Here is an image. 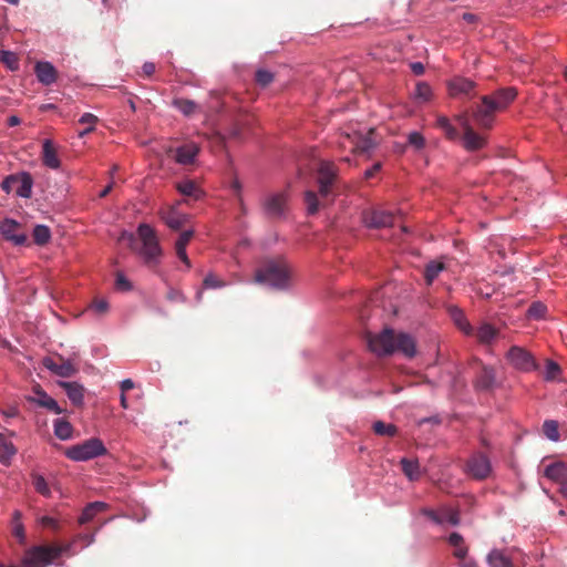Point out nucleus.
<instances>
[{"mask_svg": "<svg viewBox=\"0 0 567 567\" xmlns=\"http://www.w3.org/2000/svg\"><path fill=\"white\" fill-rule=\"evenodd\" d=\"M515 87H504L493 94L483 95L481 102L471 107L472 116L478 127L491 130L497 112L505 110L516 97Z\"/></svg>", "mask_w": 567, "mask_h": 567, "instance_id": "nucleus-1", "label": "nucleus"}, {"mask_svg": "<svg viewBox=\"0 0 567 567\" xmlns=\"http://www.w3.org/2000/svg\"><path fill=\"white\" fill-rule=\"evenodd\" d=\"M368 347L371 352L379 357L401 352L408 358L416 353L414 339L406 333H395L393 329L385 328L382 332L367 334Z\"/></svg>", "mask_w": 567, "mask_h": 567, "instance_id": "nucleus-2", "label": "nucleus"}, {"mask_svg": "<svg viewBox=\"0 0 567 567\" xmlns=\"http://www.w3.org/2000/svg\"><path fill=\"white\" fill-rule=\"evenodd\" d=\"M291 267L282 257L268 259L255 272V282L276 289H286L290 285Z\"/></svg>", "mask_w": 567, "mask_h": 567, "instance_id": "nucleus-3", "label": "nucleus"}, {"mask_svg": "<svg viewBox=\"0 0 567 567\" xmlns=\"http://www.w3.org/2000/svg\"><path fill=\"white\" fill-rule=\"evenodd\" d=\"M71 545H39L25 550L21 567H47L62 554L69 551Z\"/></svg>", "mask_w": 567, "mask_h": 567, "instance_id": "nucleus-4", "label": "nucleus"}, {"mask_svg": "<svg viewBox=\"0 0 567 567\" xmlns=\"http://www.w3.org/2000/svg\"><path fill=\"white\" fill-rule=\"evenodd\" d=\"M137 236L142 243L137 250L138 255L150 268L156 267L159 264L162 248L154 228L148 224H141L137 228Z\"/></svg>", "mask_w": 567, "mask_h": 567, "instance_id": "nucleus-5", "label": "nucleus"}, {"mask_svg": "<svg viewBox=\"0 0 567 567\" xmlns=\"http://www.w3.org/2000/svg\"><path fill=\"white\" fill-rule=\"evenodd\" d=\"M374 134V128H369L365 134L357 130L343 132L339 138V146L354 154H368L378 144Z\"/></svg>", "mask_w": 567, "mask_h": 567, "instance_id": "nucleus-6", "label": "nucleus"}, {"mask_svg": "<svg viewBox=\"0 0 567 567\" xmlns=\"http://www.w3.org/2000/svg\"><path fill=\"white\" fill-rule=\"evenodd\" d=\"M106 447L100 439H90L76 445H72L65 450V456L75 462H84L94 457L105 455Z\"/></svg>", "mask_w": 567, "mask_h": 567, "instance_id": "nucleus-7", "label": "nucleus"}, {"mask_svg": "<svg viewBox=\"0 0 567 567\" xmlns=\"http://www.w3.org/2000/svg\"><path fill=\"white\" fill-rule=\"evenodd\" d=\"M455 120L463 130V146L466 151H478L486 145V138L478 134L470 124L467 111L458 114Z\"/></svg>", "mask_w": 567, "mask_h": 567, "instance_id": "nucleus-8", "label": "nucleus"}, {"mask_svg": "<svg viewBox=\"0 0 567 567\" xmlns=\"http://www.w3.org/2000/svg\"><path fill=\"white\" fill-rule=\"evenodd\" d=\"M336 178L337 174L334 165L330 162H321L318 168L317 182L319 186V196L322 200H326L333 195Z\"/></svg>", "mask_w": 567, "mask_h": 567, "instance_id": "nucleus-9", "label": "nucleus"}, {"mask_svg": "<svg viewBox=\"0 0 567 567\" xmlns=\"http://www.w3.org/2000/svg\"><path fill=\"white\" fill-rule=\"evenodd\" d=\"M394 215L380 209H367L362 213V221L369 228H385L394 225Z\"/></svg>", "mask_w": 567, "mask_h": 567, "instance_id": "nucleus-10", "label": "nucleus"}, {"mask_svg": "<svg viewBox=\"0 0 567 567\" xmlns=\"http://www.w3.org/2000/svg\"><path fill=\"white\" fill-rule=\"evenodd\" d=\"M467 473L476 480L486 478L492 471L488 457L483 453H475L466 462Z\"/></svg>", "mask_w": 567, "mask_h": 567, "instance_id": "nucleus-11", "label": "nucleus"}, {"mask_svg": "<svg viewBox=\"0 0 567 567\" xmlns=\"http://www.w3.org/2000/svg\"><path fill=\"white\" fill-rule=\"evenodd\" d=\"M43 365L55 375L62 378H70L78 372L76 367L70 361L62 357L56 359L47 357L43 359Z\"/></svg>", "mask_w": 567, "mask_h": 567, "instance_id": "nucleus-12", "label": "nucleus"}, {"mask_svg": "<svg viewBox=\"0 0 567 567\" xmlns=\"http://www.w3.org/2000/svg\"><path fill=\"white\" fill-rule=\"evenodd\" d=\"M507 359L513 367L523 371H530L535 368V360L529 352L519 347H512L507 352Z\"/></svg>", "mask_w": 567, "mask_h": 567, "instance_id": "nucleus-13", "label": "nucleus"}, {"mask_svg": "<svg viewBox=\"0 0 567 567\" xmlns=\"http://www.w3.org/2000/svg\"><path fill=\"white\" fill-rule=\"evenodd\" d=\"M476 83L466 78H454L449 82V91L452 97L472 99L476 95Z\"/></svg>", "mask_w": 567, "mask_h": 567, "instance_id": "nucleus-14", "label": "nucleus"}, {"mask_svg": "<svg viewBox=\"0 0 567 567\" xmlns=\"http://www.w3.org/2000/svg\"><path fill=\"white\" fill-rule=\"evenodd\" d=\"M20 228L21 225L11 218H6L0 223V234L17 246L24 245L28 239L27 235L20 231Z\"/></svg>", "mask_w": 567, "mask_h": 567, "instance_id": "nucleus-15", "label": "nucleus"}, {"mask_svg": "<svg viewBox=\"0 0 567 567\" xmlns=\"http://www.w3.org/2000/svg\"><path fill=\"white\" fill-rule=\"evenodd\" d=\"M473 384L477 391H492L497 384L495 369L491 365L482 364Z\"/></svg>", "mask_w": 567, "mask_h": 567, "instance_id": "nucleus-16", "label": "nucleus"}, {"mask_svg": "<svg viewBox=\"0 0 567 567\" xmlns=\"http://www.w3.org/2000/svg\"><path fill=\"white\" fill-rule=\"evenodd\" d=\"M424 515H426L430 519H432L436 524L449 523L453 526L460 524V513L457 509H453L451 507H441L437 512L433 509H423Z\"/></svg>", "mask_w": 567, "mask_h": 567, "instance_id": "nucleus-17", "label": "nucleus"}, {"mask_svg": "<svg viewBox=\"0 0 567 567\" xmlns=\"http://www.w3.org/2000/svg\"><path fill=\"white\" fill-rule=\"evenodd\" d=\"M32 396H28L29 402L35 403L37 405L44 408L55 414H61L63 410L59 406L58 402L51 398L40 385L34 386Z\"/></svg>", "mask_w": 567, "mask_h": 567, "instance_id": "nucleus-18", "label": "nucleus"}, {"mask_svg": "<svg viewBox=\"0 0 567 567\" xmlns=\"http://www.w3.org/2000/svg\"><path fill=\"white\" fill-rule=\"evenodd\" d=\"M286 197L284 194H272L265 198L264 209L268 217L279 218L284 215Z\"/></svg>", "mask_w": 567, "mask_h": 567, "instance_id": "nucleus-19", "label": "nucleus"}, {"mask_svg": "<svg viewBox=\"0 0 567 567\" xmlns=\"http://www.w3.org/2000/svg\"><path fill=\"white\" fill-rule=\"evenodd\" d=\"M449 543L454 547L453 555L461 560L460 567H474L472 560H465L467 555V546L464 544V538L458 533H452L449 537Z\"/></svg>", "mask_w": 567, "mask_h": 567, "instance_id": "nucleus-20", "label": "nucleus"}, {"mask_svg": "<svg viewBox=\"0 0 567 567\" xmlns=\"http://www.w3.org/2000/svg\"><path fill=\"white\" fill-rule=\"evenodd\" d=\"M173 152L174 158L178 164L188 165L194 163L195 157L199 152V147L196 143L189 142L178 146Z\"/></svg>", "mask_w": 567, "mask_h": 567, "instance_id": "nucleus-21", "label": "nucleus"}, {"mask_svg": "<svg viewBox=\"0 0 567 567\" xmlns=\"http://www.w3.org/2000/svg\"><path fill=\"white\" fill-rule=\"evenodd\" d=\"M34 72L39 82L43 85H51L58 79V71L50 62H37Z\"/></svg>", "mask_w": 567, "mask_h": 567, "instance_id": "nucleus-22", "label": "nucleus"}, {"mask_svg": "<svg viewBox=\"0 0 567 567\" xmlns=\"http://www.w3.org/2000/svg\"><path fill=\"white\" fill-rule=\"evenodd\" d=\"M41 158L43 165L51 169H58L61 166V161L58 156L56 148L51 140L43 141Z\"/></svg>", "mask_w": 567, "mask_h": 567, "instance_id": "nucleus-23", "label": "nucleus"}, {"mask_svg": "<svg viewBox=\"0 0 567 567\" xmlns=\"http://www.w3.org/2000/svg\"><path fill=\"white\" fill-rule=\"evenodd\" d=\"M163 221L173 230H179L187 221V216L175 207H169L161 213Z\"/></svg>", "mask_w": 567, "mask_h": 567, "instance_id": "nucleus-24", "label": "nucleus"}, {"mask_svg": "<svg viewBox=\"0 0 567 567\" xmlns=\"http://www.w3.org/2000/svg\"><path fill=\"white\" fill-rule=\"evenodd\" d=\"M59 385L65 391L68 398L74 405H82L85 389L78 382H59Z\"/></svg>", "mask_w": 567, "mask_h": 567, "instance_id": "nucleus-25", "label": "nucleus"}, {"mask_svg": "<svg viewBox=\"0 0 567 567\" xmlns=\"http://www.w3.org/2000/svg\"><path fill=\"white\" fill-rule=\"evenodd\" d=\"M449 315L455 326L466 336L473 334L474 330L471 323L467 321L463 310L456 306H450L447 308Z\"/></svg>", "mask_w": 567, "mask_h": 567, "instance_id": "nucleus-26", "label": "nucleus"}, {"mask_svg": "<svg viewBox=\"0 0 567 567\" xmlns=\"http://www.w3.org/2000/svg\"><path fill=\"white\" fill-rule=\"evenodd\" d=\"M17 181L16 194L22 198H30L32 195L33 178L30 173L22 172L16 174Z\"/></svg>", "mask_w": 567, "mask_h": 567, "instance_id": "nucleus-27", "label": "nucleus"}, {"mask_svg": "<svg viewBox=\"0 0 567 567\" xmlns=\"http://www.w3.org/2000/svg\"><path fill=\"white\" fill-rule=\"evenodd\" d=\"M17 454V449L11 440L3 433H0V463L9 465L11 458Z\"/></svg>", "mask_w": 567, "mask_h": 567, "instance_id": "nucleus-28", "label": "nucleus"}, {"mask_svg": "<svg viewBox=\"0 0 567 567\" xmlns=\"http://www.w3.org/2000/svg\"><path fill=\"white\" fill-rule=\"evenodd\" d=\"M251 122L252 117L249 115H246L235 121L229 128L230 137L236 140H243L246 136L247 132L249 131Z\"/></svg>", "mask_w": 567, "mask_h": 567, "instance_id": "nucleus-29", "label": "nucleus"}, {"mask_svg": "<svg viewBox=\"0 0 567 567\" xmlns=\"http://www.w3.org/2000/svg\"><path fill=\"white\" fill-rule=\"evenodd\" d=\"M106 508L107 504L103 502H93L87 504L79 517V523L86 524L91 522L99 513L105 511Z\"/></svg>", "mask_w": 567, "mask_h": 567, "instance_id": "nucleus-30", "label": "nucleus"}, {"mask_svg": "<svg viewBox=\"0 0 567 567\" xmlns=\"http://www.w3.org/2000/svg\"><path fill=\"white\" fill-rule=\"evenodd\" d=\"M545 476L556 483L560 482L561 480H565L567 476V466L561 463H553L545 468Z\"/></svg>", "mask_w": 567, "mask_h": 567, "instance_id": "nucleus-31", "label": "nucleus"}, {"mask_svg": "<svg viewBox=\"0 0 567 567\" xmlns=\"http://www.w3.org/2000/svg\"><path fill=\"white\" fill-rule=\"evenodd\" d=\"M497 334L498 330L487 322L482 323L476 331V338L483 344H489Z\"/></svg>", "mask_w": 567, "mask_h": 567, "instance_id": "nucleus-32", "label": "nucleus"}, {"mask_svg": "<svg viewBox=\"0 0 567 567\" xmlns=\"http://www.w3.org/2000/svg\"><path fill=\"white\" fill-rule=\"evenodd\" d=\"M110 309L109 302L103 298L93 299L85 309V312L91 313L95 318L104 317Z\"/></svg>", "mask_w": 567, "mask_h": 567, "instance_id": "nucleus-33", "label": "nucleus"}, {"mask_svg": "<svg viewBox=\"0 0 567 567\" xmlns=\"http://www.w3.org/2000/svg\"><path fill=\"white\" fill-rule=\"evenodd\" d=\"M172 105L177 109L185 116L193 115L197 110L198 105L193 100L176 97L173 100Z\"/></svg>", "mask_w": 567, "mask_h": 567, "instance_id": "nucleus-34", "label": "nucleus"}, {"mask_svg": "<svg viewBox=\"0 0 567 567\" xmlns=\"http://www.w3.org/2000/svg\"><path fill=\"white\" fill-rule=\"evenodd\" d=\"M53 425H54V434L60 440L65 441V440H69L72 437L73 426L65 419H56L54 421Z\"/></svg>", "mask_w": 567, "mask_h": 567, "instance_id": "nucleus-35", "label": "nucleus"}, {"mask_svg": "<svg viewBox=\"0 0 567 567\" xmlns=\"http://www.w3.org/2000/svg\"><path fill=\"white\" fill-rule=\"evenodd\" d=\"M489 567H513L511 559L504 551L494 549L487 557Z\"/></svg>", "mask_w": 567, "mask_h": 567, "instance_id": "nucleus-36", "label": "nucleus"}, {"mask_svg": "<svg viewBox=\"0 0 567 567\" xmlns=\"http://www.w3.org/2000/svg\"><path fill=\"white\" fill-rule=\"evenodd\" d=\"M401 467L410 481H415L420 477V464L416 460L402 458Z\"/></svg>", "mask_w": 567, "mask_h": 567, "instance_id": "nucleus-37", "label": "nucleus"}, {"mask_svg": "<svg viewBox=\"0 0 567 567\" xmlns=\"http://www.w3.org/2000/svg\"><path fill=\"white\" fill-rule=\"evenodd\" d=\"M445 269V265L441 261H431L425 266L424 278L427 285L437 278L441 271Z\"/></svg>", "mask_w": 567, "mask_h": 567, "instance_id": "nucleus-38", "label": "nucleus"}, {"mask_svg": "<svg viewBox=\"0 0 567 567\" xmlns=\"http://www.w3.org/2000/svg\"><path fill=\"white\" fill-rule=\"evenodd\" d=\"M32 238L37 245L43 246L49 243L51 238V230L45 225H37L33 228Z\"/></svg>", "mask_w": 567, "mask_h": 567, "instance_id": "nucleus-39", "label": "nucleus"}, {"mask_svg": "<svg viewBox=\"0 0 567 567\" xmlns=\"http://www.w3.org/2000/svg\"><path fill=\"white\" fill-rule=\"evenodd\" d=\"M436 125L444 132L449 140L454 141L458 138V131L450 123L446 116H439Z\"/></svg>", "mask_w": 567, "mask_h": 567, "instance_id": "nucleus-40", "label": "nucleus"}, {"mask_svg": "<svg viewBox=\"0 0 567 567\" xmlns=\"http://www.w3.org/2000/svg\"><path fill=\"white\" fill-rule=\"evenodd\" d=\"M32 484L34 489L44 497L51 496V489L45 481V478L38 473L32 474Z\"/></svg>", "mask_w": 567, "mask_h": 567, "instance_id": "nucleus-41", "label": "nucleus"}, {"mask_svg": "<svg viewBox=\"0 0 567 567\" xmlns=\"http://www.w3.org/2000/svg\"><path fill=\"white\" fill-rule=\"evenodd\" d=\"M177 189L181 194L188 197L198 198L200 190L193 181H184L178 183Z\"/></svg>", "mask_w": 567, "mask_h": 567, "instance_id": "nucleus-42", "label": "nucleus"}, {"mask_svg": "<svg viewBox=\"0 0 567 567\" xmlns=\"http://www.w3.org/2000/svg\"><path fill=\"white\" fill-rule=\"evenodd\" d=\"M99 122V118L96 115L92 113H84L80 118L79 123L82 125H85V130L80 132V137H83L84 135L91 133L94 131L96 123Z\"/></svg>", "mask_w": 567, "mask_h": 567, "instance_id": "nucleus-43", "label": "nucleus"}, {"mask_svg": "<svg viewBox=\"0 0 567 567\" xmlns=\"http://www.w3.org/2000/svg\"><path fill=\"white\" fill-rule=\"evenodd\" d=\"M373 431L378 435L392 437L396 434L398 429L394 424H386L382 421H377L373 424Z\"/></svg>", "mask_w": 567, "mask_h": 567, "instance_id": "nucleus-44", "label": "nucleus"}, {"mask_svg": "<svg viewBox=\"0 0 567 567\" xmlns=\"http://www.w3.org/2000/svg\"><path fill=\"white\" fill-rule=\"evenodd\" d=\"M0 61L11 71H17L19 69V58L11 51H1Z\"/></svg>", "mask_w": 567, "mask_h": 567, "instance_id": "nucleus-45", "label": "nucleus"}, {"mask_svg": "<svg viewBox=\"0 0 567 567\" xmlns=\"http://www.w3.org/2000/svg\"><path fill=\"white\" fill-rule=\"evenodd\" d=\"M305 203L308 214L313 215L319 210L320 202L318 195L313 190H307L305 193Z\"/></svg>", "mask_w": 567, "mask_h": 567, "instance_id": "nucleus-46", "label": "nucleus"}, {"mask_svg": "<svg viewBox=\"0 0 567 567\" xmlns=\"http://www.w3.org/2000/svg\"><path fill=\"white\" fill-rule=\"evenodd\" d=\"M12 524V534L19 539L20 543L24 542V527L23 524L21 523V513L19 511H16L13 513Z\"/></svg>", "mask_w": 567, "mask_h": 567, "instance_id": "nucleus-47", "label": "nucleus"}, {"mask_svg": "<svg viewBox=\"0 0 567 567\" xmlns=\"http://www.w3.org/2000/svg\"><path fill=\"white\" fill-rule=\"evenodd\" d=\"M274 79V73L265 69H259L255 73V81L260 87H267L272 83Z\"/></svg>", "mask_w": 567, "mask_h": 567, "instance_id": "nucleus-48", "label": "nucleus"}, {"mask_svg": "<svg viewBox=\"0 0 567 567\" xmlns=\"http://www.w3.org/2000/svg\"><path fill=\"white\" fill-rule=\"evenodd\" d=\"M543 432L551 441L559 440L558 423L554 420H547L543 424Z\"/></svg>", "mask_w": 567, "mask_h": 567, "instance_id": "nucleus-49", "label": "nucleus"}, {"mask_svg": "<svg viewBox=\"0 0 567 567\" xmlns=\"http://www.w3.org/2000/svg\"><path fill=\"white\" fill-rule=\"evenodd\" d=\"M561 372V369L558 363H556L553 360H546L545 364V379L547 381H554L558 379L559 374Z\"/></svg>", "mask_w": 567, "mask_h": 567, "instance_id": "nucleus-50", "label": "nucleus"}, {"mask_svg": "<svg viewBox=\"0 0 567 567\" xmlns=\"http://www.w3.org/2000/svg\"><path fill=\"white\" fill-rule=\"evenodd\" d=\"M226 286V282L214 274H208L203 280L204 289H217Z\"/></svg>", "mask_w": 567, "mask_h": 567, "instance_id": "nucleus-51", "label": "nucleus"}, {"mask_svg": "<svg viewBox=\"0 0 567 567\" xmlns=\"http://www.w3.org/2000/svg\"><path fill=\"white\" fill-rule=\"evenodd\" d=\"M546 311H547V307L544 303L537 301V302H533L529 306V308L527 310V316L533 319H540L545 316Z\"/></svg>", "mask_w": 567, "mask_h": 567, "instance_id": "nucleus-52", "label": "nucleus"}, {"mask_svg": "<svg viewBox=\"0 0 567 567\" xmlns=\"http://www.w3.org/2000/svg\"><path fill=\"white\" fill-rule=\"evenodd\" d=\"M432 94L430 85L425 82H419L415 87V96L421 101H429Z\"/></svg>", "mask_w": 567, "mask_h": 567, "instance_id": "nucleus-53", "label": "nucleus"}, {"mask_svg": "<svg viewBox=\"0 0 567 567\" xmlns=\"http://www.w3.org/2000/svg\"><path fill=\"white\" fill-rule=\"evenodd\" d=\"M408 144L415 150H422L425 146V140L419 132H411L408 135Z\"/></svg>", "mask_w": 567, "mask_h": 567, "instance_id": "nucleus-54", "label": "nucleus"}, {"mask_svg": "<svg viewBox=\"0 0 567 567\" xmlns=\"http://www.w3.org/2000/svg\"><path fill=\"white\" fill-rule=\"evenodd\" d=\"M166 299L171 302H185L186 301L185 295L181 290H177L174 288L168 289V291L166 293Z\"/></svg>", "mask_w": 567, "mask_h": 567, "instance_id": "nucleus-55", "label": "nucleus"}, {"mask_svg": "<svg viewBox=\"0 0 567 567\" xmlns=\"http://www.w3.org/2000/svg\"><path fill=\"white\" fill-rule=\"evenodd\" d=\"M17 181L18 179L16 178V174L7 176L1 183L2 190L6 192L7 194L12 192L13 189L16 190Z\"/></svg>", "mask_w": 567, "mask_h": 567, "instance_id": "nucleus-56", "label": "nucleus"}, {"mask_svg": "<svg viewBox=\"0 0 567 567\" xmlns=\"http://www.w3.org/2000/svg\"><path fill=\"white\" fill-rule=\"evenodd\" d=\"M121 241H125L132 250H136L137 238L133 233L123 231L120 237Z\"/></svg>", "mask_w": 567, "mask_h": 567, "instance_id": "nucleus-57", "label": "nucleus"}, {"mask_svg": "<svg viewBox=\"0 0 567 567\" xmlns=\"http://www.w3.org/2000/svg\"><path fill=\"white\" fill-rule=\"evenodd\" d=\"M194 236V231L193 230H185L183 231L178 239L176 240V244L175 246H182V247H186L188 245V243L190 241V239L193 238Z\"/></svg>", "mask_w": 567, "mask_h": 567, "instance_id": "nucleus-58", "label": "nucleus"}, {"mask_svg": "<svg viewBox=\"0 0 567 567\" xmlns=\"http://www.w3.org/2000/svg\"><path fill=\"white\" fill-rule=\"evenodd\" d=\"M175 250H176L177 257L189 269L192 267V262L186 254V247L175 246Z\"/></svg>", "mask_w": 567, "mask_h": 567, "instance_id": "nucleus-59", "label": "nucleus"}, {"mask_svg": "<svg viewBox=\"0 0 567 567\" xmlns=\"http://www.w3.org/2000/svg\"><path fill=\"white\" fill-rule=\"evenodd\" d=\"M1 414L4 417H18L20 416V410L17 405H8L1 409Z\"/></svg>", "mask_w": 567, "mask_h": 567, "instance_id": "nucleus-60", "label": "nucleus"}, {"mask_svg": "<svg viewBox=\"0 0 567 567\" xmlns=\"http://www.w3.org/2000/svg\"><path fill=\"white\" fill-rule=\"evenodd\" d=\"M40 524L43 527H48V528H52V529H58V527H59L58 520L51 516H42L40 518Z\"/></svg>", "mask_w": 567, "mask_h": 567, "instance_id": "nucleus-61", "label": "nucleus"}, {"mask_svg": "<svg viewBox=\"0 0 567 567\" xmlns=\"http://www.w3.org/2000/svg\"><path fill=\"white\" fill-rule=\"evenodd\" d=\"M116 286L124 290H128L131 288L130 281L121 274L116 277Z\"/></svg>", "mask_w": 567, "mask_h": 567, "instance_id": "nucleus-62", "label": "nucleus"}, {"mask_svg": "<svg viewBox=\"0 0 567 567\" xmlns=\"http://www.w3.org/2000/svg\"><path fill=\"white\" fill-rule=\"evenodd\" d=\"M155 64L153 62H145L142 66V70H143V73L146 75V76H151L154 74L155 72Z\"/></svg>", "mask_w": 567, "mask_h": 567, "instance_id": "nucleus-63", "label": "nucleus"}, {"mask_svg": "<svg viewBox=\"0 0 567 567\" xmlns=\"http://www.w3.org/2000/svg\"><path fill=\"white\" fill-rule=\"evenodd\" d=\"M121 393H126L128 390L134 388V382L131 379H125L120 384Z\"/></svg>", "mask_w": 567, "mask_h": 567, "instance_id": "nucleus-64", "label": "nucleus"}]
</instances>
